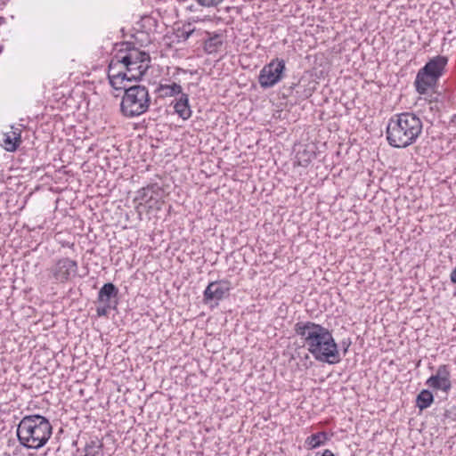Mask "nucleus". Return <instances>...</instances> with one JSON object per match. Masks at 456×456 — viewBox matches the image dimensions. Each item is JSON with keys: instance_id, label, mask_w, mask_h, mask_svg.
<instances>
[{"instance_id": "nucleus-21", "label": "nucleus", "mask_w": 456, "mask_h": 456, "mask_svg": "<svg viewBox=\"0 0 456 456\" xmlns=\"http://www.w3.org/2000/svg\"><path fill=\"white\" fill-rule=\"evenodd\" d=\"M194 28H191V24L183 25L182 28H177L175 37L178 42L186 41L194 32Z\"/></svg>"}, {"instance_id": "nucleus-22", "label": "nucleus", "mask_w": 456, "mask_h": 456, "mask_svg": "<svg viewBox=\"0 0 456 456\" xmlns=\"http://www.w3.org/2000/svg\"><path fill=\"white\" fill-rule=\"evenodd\" d=\"M440 378L451 379V371L449 365L442 364L438 366L436 373L435 375H432V382L436 383L437 379Z\"/></svg>"}, {"instance_id": "nucleus-13", "label": "nucleus", "mask_w": 456, "mask_h": 456, "mask_svg": "<svg viewBox=\"0 0 456 456\" xmlns=\"http://www.w3.org/2000/svg\"><path fill=\"white\" fill-rule=\"evenodd\" d=\"M114 68L112 66L108 69V78L110 86L115 90H124L125 88H128L125 84L126 82L133 81L129 78V76L125 71H118V73H114Z\"/></svg>"}, {"instance_id": "nucleus-34", "label": "nucleus", "mask_w": 456, "mask_h": 456, "mask_svg": "<svg viewBox=\"0 0 456 456\" xmlns=\"http://www.w3.org/2000/svg\"><path fill=\"white\" fill-rule=\"evenodd\" d=\"M311 95V93H308L307 94H305V97H308Z\"/></svg>"}, {"instance_id": "nucleus-19", "label": "nucleus", "mask_w": 456, "mask_h": 456, "mask_svg": "<svg viewBox=\"0 0 456 456\" xmlns=\"http://www.w3.org/2000/svg\"><path fill=\"white\" fill-rule=\"evenodd\" d=\"M426 385L432 389L442 390L444 393H448L452 388L451 379L440 378L437 379L436 383H434L432 382V376L427 379Z\"/></svg>"}, {"instance_id": "nucleus-27", "label": "nucleus", "mask_w": 456, "mask_h": 456, "mask_svg": "<svg viewBox=\"0 0 456 456\" xmlns=\"http://www.w3.org/2000/svg\"><path fill=\"white\" fill-rule=\"evenodd\" d=\"M164 204L163 198H155L151 202L147 203V207L149 209H154V210H160L162 208V206Z\"/></svg>"}, {"instance_id": "nucleus-17", "label": "nucleus", "mask_w": 456, "mask_h": 456, "mask_svg": "<svg viewBox=\"0 0 456 456\" xmlns=\"http://www.w3.org/2000/svg\"><path fill=\"white\" fill-rule=\"evenodd\" d=\"M434 402V395L433 394L428 390L423 389L416 398V405L420 410L423 411L427 408H428Z\"/></svg>"}, {"instance_id": "nucleus-6", "label": "nucleus", "mask_w": 456, "mask_h": 456, "mask_svg": "<svg viewBox=\"0 0 456 456\" xmlns=\"http://www.w3.org/2000/svg\"><path fill=\"white\" fill-rule=\"evenodd\" d=\"M78 265L77 261L69 257L57 260L50 268L49 272L56 281L64 283L77 274Z\"/></svg>"}, {"instance_id": "nucleus-23", "label": "nucleus", "mask_w": 456, "mask_h": 456, "mask_svg": "<svg viewBox=\"0 0 456 456\" xmlns=\"http://www.w3.org/2000/svg\"><path fill=\"white\" fill-rule=\"evenodd\" d=\"M118 306V301H113V305L102 304L96 308V314L98 317L108 316L110 309H116Z\"/></svg>"}, {"instance_id": "nucleus-31", "label": "nucleus", "mask_w": 456, "mask_h": 456, "mask_svg": "<svg viewBox=\"0 0 456 456\" xmlns=\"http://www.w3.org/2000/svg\"><path fill=\"white\" fill-rule=\"evenodd\" d=\"M450 280L452 283L456 284V267L452 271Z\"/></svg>"}, {"instance_id": "nucleus-9", "label": "nucleus", "mask_w": 456, "mask_h": 456, "mask_svg": "<svg viewBox=\"0 0 456 456\" xmlns=\"http://www.w3.org/2000/svg\"><path fill=\"white\" fill-rule=\"evenodd\" d=\"M437 80L436 77H433V76L420 69L414 82L416 91L419 94H425L430 88H433L436 85Z\"/></svg>"}, {"instance_id": "nucleus-33", "label": "nucleus", "mask_w": 456, "mask_h": 456, "mask_svg": "<svg viewBox=\"0 0 456 456\" xmlns=\"http://www.w3.org/2000/svg\"><path fill=\"white\" fill-rule=\"evenodd\" d=\"M451 121H452V122H455V121H456V114H454V115L452 117Z\"/></svg>"}, {"instance_id": "nucleus-32", "label": "nucleus", "mask_w": 456, "mask_h": 456, "mask_svg": "<svg viewBox=\"0 0 456 456\" xmlns=\"http://www.w3.org/2000/svg\"><path fill=\"white\" fill-rule=\"evenodd\" d=\"M296 86H297V84L293 83V84L289 86V89H290V90H293V89H295V88H296Z\"/></svg>"}, {"instance_id": "nucleus-15", "label": "nucleus", "mask_w": 456, "mask_h": 456, "mask_svg": "<svg viewBox=\"0 0 456 456\" xmlns=\"http://www.w3.org/2000/svg\"><path fill=\"white\" fill-rule=\"evenodd\" d=\"M328 439V435L325 432H318L311 435L305 439V446L307 449H315L325 444Z\"/></svg>"}, {"instance_id": "nucleus-29", "label": "nucleus", "mask_w": 456, "mask_h": 456, "mask_svg": "<svg viewBox=\"0 0 456 456\" xmlns=\"http://www.w3.org/2000/svg\"><path fill=\"white\" fill-rule=\"evenodd\" d=\"M351 345V340L350 338H347V339H343L342 342H341V346L343 348V354L344 355L347 353L348 351V348Z\"/></svg>"}, {"instance_id": "nucleus-10", "label": "nucleus", "mask_w": 456, "mask_h": 456, "mask_svg": "<svg viewBox=\"0 0 456 456\" xmlns=\"http://www.w3.org/2000/svg\"><path fill=\"white\" fill-rule=\"evenodd\" d=\"M447 61L445 56L437 55L428 61L421 69L438 79L442 76Z\"/></svg>"}, {"instance_id": "nucleus-1", "label": "nucleus", "mask_w": 456, "mask_h": 456, "mask_svg": "<svg viewBox=\"0 0 456 456\" xmlns=\"http://www.w3.org/2000/svg\"><path fill=\"white\" fill-rule=\"evenodd\" d=\"M295 333L305 342L308 352L322 362L337 364L341 356L332 333L327 328L314 322H298L294 326Z\"/></svg>"}, {"instance_id": "nucleus-8", "label": "nucleus", "mask_w": 456, "mask_h": 456, "mask_svg": "<svg viewBox=\"0 0 456 456\" xmlns=\"http://www.w3.org/2000/svg\"><path fill=\"white\" fill-rule=\"evenodd\" d=\"M231 289L230 281L226 280H220L210 282L203 292V301L206 304L218 302L229 296Z\"/></svg>"}, {"instance_id": "nucleus-11", "label": "nucleus", "mask_w": 456, "mask_h": 456, "mask_svg": "<svg viewBox=\"0 0 456 456\" xmlns=\"http://www.w3.org/2000/svg\"><path fill=\"white\" fill-rule=\"evenodd\" d=\"M20 143L21 130L20 128H14L12 126V130L10 132L4 134L2 146L5 151L13 152L18 149Z\"/></svg>"}, {"instance_id": "nucleus-14", "label": "nucleus", "mask_w": 456, "mask_h": 456, "mask_svg": "<svg viewBox=\"0 0 456 456\" xmlns=\"http://www.w3.org/2000/svg\"><path fill=\"white\" fill-rule=\"evenodd\" d=\"M174 109L175 113H177V115L183 120L190 118L191 116V110L189 104V95L182 93L179 95V98L175 99Z\"/></svg>"}, {"instance_id": "nucleus-5", "label": "nucleus", "mask_w": 456, "mask_h": 456, "mask_svg": "<svg viewBox=\"0 0 456 456\" xmlns=\"http://www.w3.org/2000/svg\"><path fill=\"white\" fill-rule=\"evenodd\" d=\"M286 62L283 59L275 58L265 64L260 70L258 83L264 89L272 88L285 76Z\"/></svg>"}, {"instance_id": "nucleus-7", "label": "nucleus", "mask_w": 456, "mask_h": 456, "mask_svg": "<svg viewBox=\"0 0 456 456\" xmlns=\"http://www.w3.org/2000/svg\"><path fill=\"white\" fill-rule=\"evenodd\" d=\"M121 45L124 48L119 49L118 53V61H122V65L144 64V66H150L151 58L149 53L140 51L128 42H123Z\"/></svg>"}, {"instance_id": "nucleus-20", "label": "nucleus", "mask_w": 456, "mask_h": 456, "mask_svg": "<svg viewBox=\"0 0 456 456\" xmlns=\"http://www.w3.org/2000/svg\"><path fill=\"white\" fill-rule=\"evenodd\" d=\"M223 41L219 35H215L209 37L204 43V50L206 53L211 54L216 53L217 50L222 46Z\"/></svg>"}, {"instance_id": "nucleus-2", "label": "nucleus", "mask_w": 456, "mask_h": 456, "mask_svg": "<svg viewBox=\"0 0 456 456\" xmlns=\"http://www.w3.org/2000/svg\"><path fill=\"white\" fill-rule=\"evenodd\" d=\"M423 123L412 112L393 115L387 126V140L394 148H406L416 142L422 133Z\"/></svg>"}, {"instance_id": "nucleus-3", "label": "nucleus", "mask_w": 456, "mask_h": 456, "mask_svg": "<svg viewBox=\"0 0 456 456\" xmlns=\"http://www.w3.org/2000/svg\"><path fill=\"white\" fill-rule=\"evenodd\" d=\"M16 433L22 446L38 450L44 447L52 436L53 426L45 416L26 415L18 424Z\"/></svg>"}, {"instance_id": "nucleus-16", "label": "nucleus", "mask_w": 456, "mask_h": 456, "mask_svg": "<svg viewBox=\"0 0 456 456\" xmlns=\"http://www.w3.org/2000/svg\"><path fill=\"white\" fill-rule=\"evenodd\" d=\"M129 78L133 81L140 80L142 76L146 73L150 66H144V64L138 65H123Z\"/></svg>"}, {"instance_id": "nucleus-25", "label": "nucleus", "mask_w": 456, "mask_h": 456, "mask_svg": "<svg viewBox=\"0 0 456 456\" xmlns=\"http://www.w3.org/2000/svg\"><path fill=\"white\" fill-rule=\"evenodd\" d=\"M146 190L150 191L151 195H153L155 198H163L164 191L163 188L158 183H150L146 186Z\"/></svg>"}, {"instance_id": "nucleus-26", "label": "nucleus", "mask_w": 456, "mask_h": 456, "mask_svg": "<svg viewBox=\"0 0 456 456\" xmlns=\"http://www.w3.org/2000/svg\"><path fill=\"white\" fill-rule=\"evenodd\" d=\"M199 5L206 8L218 6L224 0H195Z\"/></svg>"}, {"instance_id": "nucleus-18", "label": "nucleus", "mask_w": 456, "mask_h": 456, "mask_svg": "<svg viewBox=\"0 0 456 456\" xmlns=\"http://www.w3.org/2000/svg\"><path fill=\"white\" fill-rule=\"evenodd\" d=\"M158 91L160 92L164 97L180 95L183 93L182 86L176 83L170 85L160 84L158 87Z\"/></svg>"}, {"instance_id": "nucleus-28", "label": "nucleus", "mask_w": 456, "mask_h": 456, "mask_svg": "<svg viewBox=\"0 0 456 456\" xmlns=\"http://www.w3.org/2000/svg\"><path fill=\"white\" fill-rule=\"evenodd\" d=\"M118 53H116V55L112 58L109 64V68L112 66L114 69V73H118L120 71L118 68V66L122 65V61H118Z\"/></svg>"}, {"instance_id": "nucleus-24", "label": "nucleus", "mask_w": 456, "mask_h": 456, "mask_svg": "<svg viewBox=\"0 0 456 456\" xmlns=\"http://www.w3.org/2000/svg\"><path fill=\"white\" fill-rule=\"evenodd\" d=\"M135 200H143L147 205L148 202H151L154 200V196L150 194V191L146 190L145 186L137 191Z\"/></svg>"}, {"instance_id": "nucleus-30", "label": "nucleus", "mask_w": 456, "mask_h": 456, "mask_svg": "<svg viewBox=\"0 0 456 456\" xmlns=\"http://www.w3.org/2000/svg\"><path fill=\"white\" fill-rule=\"evenodd\" d=\"M319 452L316 453V456H319ZM320 456H335V454L329 449H326L322 452V453Z\"/></svg>"}, {"instance_id": "nucleus-4", "label": "nucleus", "mask_w": 456, "mask_h": 456, "mask_svg": "<svg viewBox=\"0 0 456 456\" xmlns=\"http://www.w3.org/2000/svg\"><path fill=\"white\" fill-rule=\"evenodd\" d=\"M151 105V96L146 86L135 85L125 88L120 102V112L133 118L148 111Z\"/></svg>"}, {"instance_id": "nucleus-12", "label": "nucleus", "mask_w": 456, "mask_h": 456, "mask_svg": "<svg viewBox=\"0 0 456 456\" xmlns=\"http://www.w3.org/2000/svg\"><path fill=\"white\" fill-rule=\"evenodd\" d=\"M118 289L111 282L105 283L98 292L97 301L101 304L113 305L118 301Z\"/></svg>"}]
</instances>
